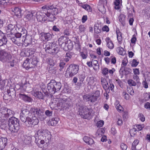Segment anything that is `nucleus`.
Returning a JSON list of instances; mask_svg holds the SVG:
<instances>
[{"mask_svg":"<svg viewBox=\"0 0 150 150\" xmlns=\"http://www.w3.org/2000/svg\"><path fill=\"white\" fill-rule=\"evenodd\" d=\"M13 111L10 109L0 107V117L3 115L4 118H9L8 120L9 129L12 133H16L19 130L20 125L18 119L13 116Z\"/></svg>","mask_w":150,"mask_h":150,"instance_id":"1","label":"nucleus"},{"mask_svg":"<svg viewBox=\"0 0 150 150\" xmlns=\"http://www.w3.org/2000/svg\"><path fill=\"white\" fill-rule=\"evenodd\" d=\"M36 115L41 121H43L46 118L44 112L39 108H31L30 110L26 108L21 110L20 119L22 122H25L28 117Z\"/></svg>","mask_w":150,"mask_h":150,"instance_id":"2","label":"nucleus"},{"mask_svg":"<svg viewBox=\"0 0 150 150\" xmlns=\"http://www.w3.org/2000/svg\"><path fill=\"white\" fill-rule=\"evenodd\" d=\"M35 142L38 146L42 147L43 145L49 143L50 141L51 135L50 132L46 129H42L38 130L35 134Z\"/></svg>","mask_w":150,"mask_h":150,"instance_id":"3","label":"nucleus"},{"mask_svg":"<svg viewBox=\"0 0 150 150\" xmlns=\"http://www.w3.org/2000/svg\"><path fill=\"white\" fill-rule=\"evenodd\" d=\"M42 9L46 12V16L48 18L49 21L53 22L55 19V16L58 14V9L56 6H54L50 3L43 6Z\"/></svg>","mask_w":150,"mask_h":150,"instance_id":"4","label":"nucleus"},{"mask_svg":"<svg viewBox=\"0 0 150 150\" xmlns=\"http://www.w3.org/2000/svg\"><path fill=\"white\" fill-rule=\"evenodd\" d=\"M76 106H79L78 114L82 118L85 119H90L91 117L92 110L91 108H88L86 106L81 105L77 103Z\"/></svg>","mask_w":150,"mask_h":150,"instance_id":"5","label":"nucleus"},{"mask_svg":"<svg viewBox=\"0 0 150 150\" xmlns=\"http://www.w3.org/2000/svg\"><path fill=\"white\" fill-rule=\"evenodd\" d=\"M61 87L60 82H57L54 80H51L47 84V89L50 93L54 94L59 91Z\"/></svg>","mask_w":150,"mask_h":150,"instance_id":"6","label":"nucleus"},{"mask_svg":"<svg viewBox=\"0 0 150 150\" xmlns=\"http://www.w3.org/2000/svg\"><path fill=\"white\" fill-rule=\"evenodd\" d=\"M40 119L36 115L32 116L31 117H28L25 122H22L28 127H33L38 124Z\"/></svg>","mask_w":150,"mask_h":150,"instance_id":"7","label":"nucleus"},{"mask_svg":"<svg viewBox=\"0 0 150 150\" xmlns=\"http://www.w3.org/2000/svg\"><path fill=\"white\" fill-rule=\"evenodd\" d=\"M79 70V66L76 64H71L67 68V72L69 74V77H71L76 75Z\"/></svg>","mask_w":150,"mask_h":150,"instance_id":"8","label":"nucleus"},{"mask_svg":"<svg viewBox=\"0 0 150 150\" xmlns=\"http://www.w3.org/2000/svg\"><path fill=\"white\" fill-rule=\"evenodd\" d=\"M57 105L58 107H61L62 109L65 108L66 109L71 106V104L70 102L67 99H60L59 100Z\"/></svg>","mask_w":150,"mask_h":150,"instance_id":"9","label":"nucleus"},{"mask_svg":"<svg viewBox=\"0 0 150 150\" xmlns=\"http://www.w3.org/2000/svg\"><path fill=\"white\" fill-rule=\"evenodd\" d=\"M11 56L4 50H0V60L3 62L8 61Z\"/></svg>","mask_w":150,"mask_h":150,"instance_id":"10","label":"nucleus"},{"mask_svg":"<svg viewBox=\"0 0 150 150\" xmlns=\"http://www.w3.org/2000/svg\"><path fill=\"white\" fill-rule=\"evenodd\" d=\"M38 21L41 22H44L47 19L46 12H38L35 14Z\"/></svg>","mask_w":150,"mask_h":150,"instance_id":"11","label":"nucleus"},{"mask_svg":"<svg viewBox=\"0 0 150 150\" xmlns=\"http://www.w3.org/2000/svg\"><path fill=\"white\" fill-rule=\"evenodd\" d=\"M58 43L61 48L64 51H67L65 45L68 44V40L63 37H61L58 40Z\"/></svg>","mask_w":150,"mask_h":150,"instance_id":"12","label":"nucleus"},{"mask_svg":"<svg viewBox=\"0 0 150 150\" xmlns=\"http://www.w3.org/2000/svg\"><path fill=\"white\" fill-rule=\"evenodd\" d=\"M7 93L9 96V97L11 99H13L16 97V91L14 88H10L7 91Z\"/></svg>","mask_w":150,"mask_h":150,"instance_id":"13","label":"nucleus"},{"mask_svg":"<svg viewBox=\"0 0 150 150\" xmlns=\"http://www.w3.org/2000/svg\"><path fill=\"white\" fill-rule=\"evenodd\" d=\"M9 37L12 42L18 46H20L21 44L22 41H23L22 40H21L19 38H16L14 35H11V36H10Z\"/></svg>","mask_w":150,"mask_h":150,"instance_id":"14","label":"nucleus"},{"mask_svg":"<svg viewBox=\"0 0 150 150\" xmlns=\"http://www.w3.org/2000/svg\"><path fill=\"white\" fill-rule=\"evenodd\" d=\"M8 140L6 138H0V150L3 149L6 145Z\"/></svg>","mask_w":150,"mask_h":150,"instance_id":"15","label":"nucleus"},{"mask_svg":"<svg viewBox=\"0 0 150 150\" xmlns=\"http://www.w3.org/2000/svg\"><path fill=\"white\" fill-rule=\"evenodd\" d=\"M30 59L27 58L24 61L23 64V67L25 68L26 70H28L30 68L33 67V66H32L31 63H30Z\"/></svg>","mask_w":150,"mask_h":150,"instance_id":"16","label":"nucleus"},{"mask_svg":"<svg viewBox=\"0 0 150 150\" xmlns=\"http://www.w3.org/2000/svg\"><path fill=\"white\" fill-rule=\"evenodd\" d=\"M19 30H20L21 31V32L20 33L21 35V36H22L23 38V39H22L23 41L28 42L26 41V36L27 34V31L25 29L22 28V27L20 28Z\"/></svg>","mask_w":150,"mask_h":150,"instance_id":"17","label":"nucleus"},{"mask_svg":"<svg viewBox=\"0 0 150 150\" xmlns=\"http://www.w3.org/2000/svg\"><path fill=\"white\" fill-rule=\"evenodd\" d=\"M32 94L35 97H37L40 99H44V96L41 91L35 90L33 92Z\"/></svg>","mask_w":150,"mask_h":150,"instance_id":"18","label":"nucleus"},{"mask_svg":"<svg viewBox=\"0 0 150 150\" xmlns=\"http://www.w3.org/2000/svg\"><path fill=\"white\" fill-rule=\"evenodd\" d=\"M8 125V121L7 122L5 119L0 117V128L1 129H4ZM9 127V126H8Z\"/></svg>","mask_w":150,"mask_h":150,"instance_id":"19","label":"nucleus"},{"mask_svg":"<svg viewBox=\"0 0 150 150\" xmlns=\"http://www.w3.org/2000/svg\"><path fill=\"white\" fill-rule=\"evenodd\" d=\"M12 11L19 18L21 16V9L18 7H15L12 9Z\"/></svg>","mask_w":150,"mask_h":150,"instance_id":"20","label":"nucleus"},{"mask_svg":"<svg viewBox=\"0 0 150 150\" xmlns=\"http://www.w3.org/2000/svg\"><path fill=\"white\" fill-rule=\"evenodd\" d=\"M83 139V141L88 145H92L94 143L93 139L88 137L85 136Z\"/></svg>","mask_w":150,"mask_h":150,"instance_id":"21","label":"nucleus"},{"mask_svg":"<svg viewBox=\"0 0 150 150\" xmlns=\"http://www.w3.org/2000/svg\"><path fill=\"white\" fill-rule=\"evenodd\" d=\"M106 42L107 46L110 49H112L114 48V45L112 42L109 37H107L105 39Z\"/></svg>","mask_w":150,"mask_h":150,"instance_id":"22","label":"nucleus"},{"mask_svg":"<svg viewBox=\"0 0 150 150\" xmlns=\"http://www.w3.org/2000/svg\"><path fill=\"white\" fill-rule=\"evenodd\" d=\"M19 96L20 98L25 101L30 102L32 101V99L30 97L25 94H20Z\"/></svg>","mask_w":150,"mask_h":150,"instance_id":"23","label":"nucleus"},{"mask_svg":"<svg viewBox=\"0 0 150 150\" xmlns=\"http://www.w3.org/2000/svg\"><path fill=\"white\" fill-rule=\"evenodd\" d=\"M79 5L88 12H91L92 11V8L88 4H83L81 3H79Z\"/></svg>","mask_w":150,"mask_h":150,"instance_id":"24","label":"nucleus"},{"mask_svg":"<svg viewBox=\"0 0 150 150\" xmlns=\"http://www.w3.org/2000/svg\"><path fill=\"white\" fill-rule=\"evenodd\" d=\"M12 3L11 0H0V4L5 7Z\"/></svg>","mask_w":150,"mask_h":150,"instance_id":"25","label":"nucleus"},{"mask_svg":"<svg viewBox=\"0 0 150 150\" xmlns=\"http://www.w3.org/2000/svg\"><path fill=\"white\" fill-rule=\"evenodd\" d=\"M87 80L88 81V84L91 86H94L95 82L94 78L93 76L88 77L87 78Z\"/></svg>","mask_w":150,"mask_h":150,"instance_id":"26","label":"nucleus"},{"mask_svg":"<svg viewBox=\"0 0 150 150\" xmlns=\"http://www.w3.org/2000/svg\"><path fill=\"white\" fill-rule=\"evenodd\" d=\"M15 26L12 24H10L8 25L6 28L7 33L10 32V33H13L12 31L14 28Z\"/></svg>","mask_w":150,"mask_h":150,"instance_id":"27","label":"nucleus"},{"mask_svg":"<svg viewBox=\"0 0 150 150\" xmlns=\"http://www.w3.org/2000/svg\"><path fill=\"white\" fill-rule=\"evenodd\" d=\"M59 120L57 118H53L49 121V123L52 126H56Z\"/></svg>","mask_w":150,"mask_h":150,"instance_id":"28","label":"nucleus"},{"mask_svg":"<svg viewBox=\"0 0 150 150\" xmlns=\"http://www.w3.org/2000/svg\"><path fill=\"white\" fill-rule=\"evenodd\" d=\"M31 59L32 60L30 59V62H31V64L32 66H33L34 67L36 66L37 64L38 61L37 59V58L36 56L33 55Z\"/></svg>","mask_w":150,"mask_h":150,"instance_id":"29","label":"nucleus"},{"mask_svg":"<svg viewBox=\"0 0 150 150\" xmlns=\"http://www.w3.org/2000/svg\"><path fill=\"white\" fill-rule=\"evenodd\" d=\"M116 33L118 41L119 42H121L122 40V33L120 32L119 29L118 28L116 29Z\"/></svg>","mask_w":150,"mask_h":150,"instance_id":"30","label":"nucleus"},{"mask_svg":"<svg viewBox=\"0 0 150 150\" xmlns=\"http://www.w3.org/2000/svg\"><path fill=\"white\" fill-rule=\"evenodd\" d=\"M94 32L96 34H98L101 33V28L98 24H96L94 25Z\"/></svg>","mask_w":150,"mask_h":150,"instance_id":"31","label":"nucleus"},{"mask_svg":"<svg viewBox=\"0 0 150 150\" xmlns=\"http://www.w3.org/2000/svg\"><path fill=\"white\" fill-rule=\"evenodd\" d=\"M72 55V52H67L65 56L64 61L66 62H68L71 58Z\"/></svg>","mask_w":150,"mask_h":150,"instance_id":"32","label":"nucleus"},{"mask_svg":"<svg viewBox=\"0 0 150 150\" xmlns=\"http://www.w3.org/2000/svg\"><path fill=\"white\" fill-rule=\"evenodd\" d=\"M125 16L123 15H121L120 16L119 21L123 26H124L125 25Z\"/></svg>","mask_w":150,"mask_h":150,"instance_id":"33","label":"nucleus"},{"mask_svg":"<svg viewBox=\"0 0 150 150\" xmlns=\"http://www.w3.org/2000/svg\"><path fill=\"white\" fill-rule=\"evenodd\" d=\"M7 42V39L6 37L0 39V46L6 45Z\"/></svg>","mask_w":150,"mask_h":150,"instance_id":"34","label":"nucleus"},{"mask_svg":"<svg viewBox=\"0 0 150 150\" xmlns=\"http://www.w3.org/2000/svg\"><path fill=\"white\" fill-rule=\"evenodd\" d=\"M46 62L51 66H54L55 63L53 59L50 57H48L46 59Z\"/></svg>","mask_w":150,"mask_h":150,"instance_id":"35","label":"nucleus"},{"mask_svg":"<svg viewBox=\"0 0 150 150\" xmlns=\"http://www.w3.org/2000/svg\"><path fill=\"white\" fill-rule=\"evenodd\" d=\"M52 48V45H50L49 44H46L45 48V50L46 52L48 53H51V48Z\"/></svg>","mask_w":150,"mask_h":150,"instance_id":"36","label":"nucleus"},{"mask_svg":"<svg viewBox=\"0 0 150 150\" xmlns=\"http://www.w3.org/2000/svg\"><path fill=\"white\" fill-rule=\"evenodd\" d=\"M31 138L29 137H27L24 140V143L26 145L30 146L31 145Z\"/></svg>","mask_w":150,"mask_h":150,"instance_id":"37","label":"nucleus"},{"mask_svg":"<svg viewBox=\"0 0 150 150\" xmlns=\"http://www.w3.org/2000/svg\"><path fill=\"white\" fill-rule=\"evenodd\" d=\"M80 80L77 84L78 86H81L83 83V81L84 79V77L80 75L79 77Z\"/></svg>","mask_w":150,"mask_h":150,"instance_id":"38","label":"nucleus"},{"mask_svg":"<svg viewBox=\"0 0 150 150\" xmlns=\"http://www.w3.org/2000/svg\"><path fill=\"white\" fill-rule=\"evenodd\" d=\"M14 61V60L12 59L11 57L10 59H9L8 61H7L6 62H8V66H10L12 67H13L15 64Z\"/></svg>","mask_w":150,"mask_h":150,"instance_id":"39","label":"nucleus"},{"mask_svg":"<svg viewBox=\"0 0 150 150\" xmlns=\"http://www.w3.org/2000/svg\"><path fill=\"white\" fill-rule=\"evenodd\" d=\"M34 15L33 13L32 12H29L25 16V18L26 20L29 21L32 19Z\"/></svg>","mask_w":150,"mask_h":150,"instance_id":"40","label":"nucleus"},{"mask_svg":"<svg viewBox=\"0 0 150 150\" xmlns=\"http://www.w3.org/2000/svg\"><path fill=\"white\" fill-rule=\"evenodd\" d=\"M43 37H44L45 40L48 41L51 39L52 35L49 33H45L43 35Z\"/></svg>","mask_w":150,"mask_h":150,"instance_id":"41","label":"nucleus"},{"mask_svg":"<svg viewBox=\"0 0 150 150\" xmlns=\"http://www.w3.org/2000/svg\"><path fill=\"white\" fill-rule=\"evenodd\" d=\"M92 95L93 96L94 98L96 99V101L97 98L100 96V91L98 90L96 91L95 92L93 93Z\"/></svg>","mask_w":150,"mask_h":150,"instance_id":"42","label":"nucleus"},{"mask_svg":"<svg viewBox=\"0 0 150 150\" xmlns=\"http://www.w3.org/2000/svg\"><path fill=\"white\" fill-rule=\"evenodd\" d=\"M120 1L119 0H116L114 2V5H115L114 8L116 9H118L120 8Z\"/></svg>","mask_w":150,"mask_h":150,"instance_id":"43","label":"nucleus"},{"mask_svg":"<svg viewBox=\"0 0 150 150\" xmlns=\"http://www.w3.org/2000/svg\"><path fill=\"white\" fill-rule=\"evenodd\" d=\"M59 51V49L57 47L54 48L53 50H51V53L52 55H56Z\"/></svg>","mask_w":150,"mask_h":150,"instance_id":"44","label":"nucleus"},{"mask_svg":"<svg viewBox=\"0 0 150 150\" xmlns=\"http://www.w3.org/2000/svg\"><path fill=\"white\" fill-rule=\"evenodd\" d=\"M88 103H93L96 101V99L94 98L92 94H89L88 98Z\"/></svg>","mask_w":150,"mask_h":150,"instance_id":"45","label":"nucleus"},{"mask_svg":"<svg viewBox=\"0 0 150 150\" xmlns=\"http://www.w3.org/2000/svg\"><path fill=\"white\" fill-rule=\"evenodd\" d=\"M101 83L102 85L103 86H106V88L107 87V85H108V84L107 83V81L105 79L102 77L101 79Z\"/></svg>","mask_w":150,"mask_h":150,"instance_id":"46","label":"nucleus"},{"mask_svg":"<svg viewBox=\"0 0 150 150\" xmlns=\"http://www.w3.org/2000/svg\"><path fill=\"white\" fill-rule=\"evenodd\" d=\"M127 83L130 86H134L136 85V82H135L132 79L128 80Z\"/></svg>","mask_w":150,"mask_h":150,"instance_id":"47","label":"nucleus"},{"mask_svg":"<svg viewBox=\"0 0 150 150\" xmlns=\"http://www.w3.org/2000/svg\"><path fill=\"white\" fill-rule=\"evenodd\" d=\"M139 63V62L137 61V60L135 59L132 60V62L131 63V66L133 67H136Z\"/></svg>","mask_w":150,"mask_h":150,"instance_id":"48","label":"nucleus"},{"mask_svg":"<svg viewBox=\"0 0 150 150\" xmlns=\"http://www.w3.org/2000/svg\"><path fill=\"white\" fill-rule=\"evenodd\" d=\"M117 51L118 52V53L119 54L122 55L124 54V49L123 48L121 47H118L117 49Z\"/></svg>","mask_w":150,"mask_h":150,"instance_id":"49","label":"nucleus"},{"mask_svg":"<svg viewBox=\"0 0 150 150\" xmlns=\"http://www.w3.org/2000/svg\"><path fill=\"white\" fill-rule=\"evenodd\" d=\"M89 95V94H86L83 96V99L84 102H88Z\"/></svg>","mask_w":150,"mask_h":150,"instance_id":"50","label":"nucleus"},{"mask_svg":"<svg viewBox=\"0 0 150 150\" xmlns=\"http://www.w3.org/2000/svg\"><path fill=\"white\" fill-rule=\"evenodd\" d=\"M68 47H66L67 51L69 50H71L73 48V43L72 42H69V43H68Z\"/></svg>","mask_w":150,"mask_h":150,"instance_id":"51","label":"nucleus"},{"mask_svg":"<svg viewBox=\"0 0 150 150\" xmlns=\"http://www.w3.org/2000/svg\"><path fill=\"white\" fill-rule=\"evenodd\" d=\"M125 67L122 66L121 67L120 71L119 72L120 75H121L122 76L123 75H125V73L124 72Z\"/></svg>","mask_w":150,"mask_h":150,"instance_id":"52","label":"nucleus"},{"mask_svg":"<svg viewBox=\"0 0 150 150\" xmlns=\"http://www.w3.org/2000/svg\"><path fill=\"white\" fill-rule=\"evenodd\" d=\"M5 84V80H2L1 78V76H0V89H1L4 86Z\"/></svg>","mask_w":150,"mask_h":150,"instance_id":"53","label":"nucleus"},{"mask_svg":"<svg viewBox=\"0 0 150 150\" xmlns=\"http://www.w3.org/2000/svg\"><path fill=\"white\" fill-rule=\"evenodd\" d=\"M79 31L80 32H84L86 28L83 25H80L79 28Z\"/></svg>","mask_w":150,"mask_h":150,"instance_id":"54","label":"nucleus"},{"mask_svg":"<svg viewBox=\"0 0 150 150\" xmlns=\"http://www.w3.org/2000/svg\"><path fill=\"white\" fill-rule=\"evenodd\" d=\"M102 74L104 75H106L108 74V73L109 70L108 69L106 68H103L102 70Z\"/></svg>","mask_w":150,"mask_h":150,"instance_id":"55","label":"nucleus"},{"mask_svg":"<svg viewBox=\"0 0 150 150\" xmlns=\"http://www.w3.org/2000/svg\"><path fill=\"white\" fill-rule=\"evenodd\" d=\"M104 124L103 121L100 120L98 121L96 123V125L98 127H100L103 126Z\"/></svg>","mask_w":150,"mask_h":150,"instance_id":"56","label":"nucleus"},{"mask_svg":"<svg viewBox=\"0 0 150 150\" xmlns=\"http://www.w3.org/2000/svg\"><path fill=\"white\" fill-rule=\"evenodd\" d=\"M65 65V63L63 62H61L59 63V67H60L59 70L61 71L62 70V69L64 68V66Z\"/></svg>","mask_w":150,"mask_h":150,"instance_id":"57","label":"nucleus"},{"mask_svg":"<svg viewBox=\"0 0 150 150\" xmlns=\"http://www.w3.org/2000/svg\"><path fill=\"white\" fill-rule=\"evenodd\" d=\"M105 130V128L99 129L97 130V132L99 133L98 134H100L102 135V134L104 133Z\"/></svg>","mask_w":150,"mask_h":150,"instance_id":"58","label":"nucleus"},{"mask_svg":"<svg viewBox=\"0 0 150 150\" xmlns=\"http://www.w3.org/2000/svg\"><path fill=\"white\" fill-rule=\"evenodd\" d=\"M127 90L128 93L131 95H133L134 93V92L132 88H127Z\"/></svg>","mask_w":150,"mask_h":150,"instance_id":"59","label":"nucleus"},{"mask_svg":"<svg viewBox=\"0 0 150 150\" xmlns=\"http://www.w3.org/2000/svg\"><path fill=\"white\" fill-rule=\"evenodd\" d=\"M45 114L47 116L49 117L52 115V111L49 110H46L45 111Z\"/></svg>","mask_w":150,"mask_h":150,"instance_id":"60","label":"nucleus"},{"mask_svg":"<svg viewBox=\"0 0 150 150\" xmlns=\"http://www.w3.org/2000/svg\"><path fill=\"white\" fill-rule=\"evenodd\" d=\"M81 56L82 57L83 59H86L87 58L88 56V54L87 53L84 52H81Z\"/></svg>","mask_w":150,"mask_h":150,"instance_id":"61","label":"nucleus"},{"mask_svg":"<svg viewBox=\"0 0 150 150\" xmlns=\"http://www.w3.org/2000/svg\"><path fill=\"white\" fill-rule=\"evenodd\" d=\"M128 63V60L127 58H124L122 60V66L125 67L126 66Z\"/></svg>","mask_w":150,"mask_h":150,"instance_id":"62","label":"nucleus"},{"mask_svg":"<svg viewBox=\"0 0 150 150\" xmlns=\"http://www.w3.org/2000/svg\"><path fill=\"white\" fill-rule=\"evenodd\" d=\"M136 40L137 38H136V37L135 35V34H134V35H133L132 38L131 39V42L132 43L135 44Z\"/></svg>","mask_w":150,"mask_h":150,"instance_id":"63","label":"nucleus"},{"mask_svg":"<svg viewBox=\"0 0 150 150\" xmlns=\"http://www.w3.org/2000/svg\"><path fill=\"white\" fill-rule=\"evenodd\" d=\"M122 94L123 95L124 98L126 100H128L129 98V96L125 91H124L122 92Z\"/></svg>","mask_w":150,"mask_h":150,"instance_id":"64","label":"nucleus"}]
</instances>
